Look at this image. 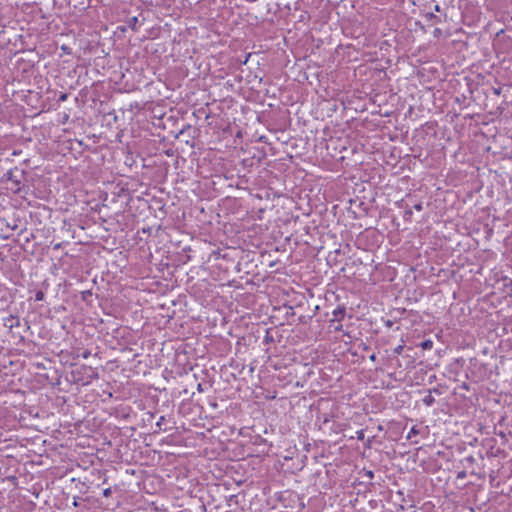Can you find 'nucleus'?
Instances as JSON below:
<instances>
[{"label":"nucleus","mask_w":512,"mask_h":512,"mask_svg":"<svg viewBox=\"0 0 512 512\" xmlns=\"http://www.w3.org/2000/svg\"><path fill=\"white\" fill-rule=\"evenodd\" d=\"M91 355V352L89 350H85L83 351V353L81 354L82 358L83 359H87L89 358V356Z\"/></svg>","instance_id":"f3484780"},{"label":"nucleus","mask_w":512,"mask_h":512,"mask_svg":"<svg viewBox=\"0 0 512 512\" xmlns=\"http://www.w3.org/2000/svg\"><path fill=\"white\" fill-rule=\"evenodd\" d=\"M272 337L269 335V333L267 332L266 336H265V341L266 342H269V341H272Z\"/></svg>","instance_id":"412c9836"},{"label":"nucleus","mask_w":512,"mask_h":512,"mask_svg":"<svg viewBox=\"0 0 512 512\" xmlns=\"http://www.w3.org/2000/svg\"><path fill=\"white\" fill-rule=\"evenodd\" d=\"M413 208L416 210V211H421L423 209V206H422V203H417L413 206Z\"/></svg>","instance_id":"a211bd4d"},{"label":"nucleus","mask_w":512,"mask_h":512,"mask_svg":"<svg viewBox=\"0 0 512 512\" xmlns=\"http://www.w3.org/2000/svg\"><path fill=\"white\" fill-rule=\"evenodd\" d=\"M412 209L407 207L405 212H404V219L407 220V221H410L411 220V217H412Z\"/></svg>","instance_id":"6e6552de"},{"label":"nucleus","mask_w":512,"mask_h":512,"mask_svg":"<svg viewBox=\"0 0 512 512\" xmlns=\"http://www.w3.org/2000/svg\"><path fill=\"white\" fill-rule=\"evenodd\" d=\"M92 296V292L91 290H85L83 292H81V298L83 301H86L88 299V297Z\"/></svg>","instance_id":"1a4fd4ad"},{"label":"nucleus","mask_w":512,"mask_h":512,"mask_svg":"<svg viewBox=\"0 0 512 512\" xmlns=\"http://www.w3.org/2000/svg\"><path fill=\"white\" fill-rule=\"evenodd\" d=\"M346 314V309L343 306H338L336 309L332 312V318L330 319L331 325L334 323H340Z\"/></svg>","instance_id":"f03ea898"},{"label":"nucleus","mask_w":512,"mask_h":512,"mask_svg":"<svg viewBox=\"0 0 512 512\" xmlns=\"http://www.w3.org/2000/svg\"><path fill=\"white\" fill-rule=\"evenodd\" d=\"M432 392H435L437 394H440V391L438 388H434L433 390H430L429 391V394L426 395L422 401H423V404L430 407L432 406L434 403H435V398L432 396Z\"/></svg>","instance_id":"20e7f679"},{"label":"nucleus","mask_w":512,"mask_h":512,"mask_svg":"<svg viewBox=\"0 0 512 512\" xmlns=\"http://www.w3.org/2000/svg\"><path fill=\"white\" fill-rule=\"evenodd\" d=\"M89 369L92 372V374L89 376V378H91V379L98 378V374L91 367Z\"/></svg>","instance_id":"6ab92c4d"},{"label":"nucleus","mask_w":512,"mask_h":512,"mask_svg":"<svg viewBox=\"0 0 512 512\" xmlns=\"http://www.w3.org/2000/svg\"><path fill=\"white\" fill-rule=\"evenodd\" d=\"M420 346H421L424 350L431 349V348L433 347V341H432V340H430V339L424 340L423 342H421Z\"/></svg>","instance_id":"39448f33"},{"label":"nucleus","mask_w":512,"mask_h":512,"mask_svg":"<svg viewBox=\"0 0 512 512\" xmlns=\"http://www.w3.org/2000/svg\"><path fill=\"white\" fill-rule=\"evenodd\" d=\"M44 292L39 290L35 293V301H42L44 299Z\"/></svg>","instance_id":"9d476101"},{"label":"nucleus","mask_w":512,"mask_h":512,"mask_svg":"<svg viewBox=\"0 0 512 512\" xmlns=\"http://www.w3.org/2000/svg\"><path fill=\"white\" fill-rule=\"evenodd\" d=\"M369 359H370L372 362H375V361H376V359H377L376 354H374V353H373V354L369 357Z\"/></svg>","instance_id":"4be33fe9"},{"label":"nucleus","mask_w":512,"mask_h":512,"mask_svg":"<svg viewBox=\"0 0 512 512\" xmlns=\"http://www.w3.org/2000/svg\"><path fill=\"white\" fill-rule=\"evenodd\" d=\"M364 437H365V434H364V430L361 429L359 431L356 432V438L360 441L364 440Z\"/></svg>","instance_id":"4468645a"},{"label":"nucleus","mask_w":512,"mask_h":512,"mask_svg":"<svg viewBox=\"0 0 512 512\" xmlns=\"http://www.w3.org/2000/svg\"><path fill=\"white\" fill-rule=\"evenodd\" d=\"M138 23V18L136 16L130 18L128 20V26L132 29V30H136V25Z\"/></svg>","instance_id":"423d86ee"},{"label":"nucleus","mask_w":512,"mask_h":512,"mask_svg":"<svg viewBox=\"0 0 512 512\" xmlns=\"http://www.w3.org/2000/svg\"><path fill=\"white\" fill-rule=\"evenodd\" d=\"M23 174H24V171L23 170H19L18 168H15V169H11L9 170L5 176L7 178V180L9 181H12L16 186V190L19 191L20 190V183H21V178L23 177Z\"/></svg>","instance_id":"f257e3e1"},{"label":"nucleus","mask_w":512,"mask_h":512,"mask_svg":"<svg viewBox=\"0 0 512 512\" xmlns=\"http://www.w3.org/2000/svg\"><path fill=\"white\" fill-rule=\"evenodd\" d=\"M418 433H419V431L416 429L415 426H413L407 435V439H411L413 436L417 435Z\"/></svg>","instance_id":"9b49d317"},{"label":"nucleus","mask_w":512,"mask_h":512,"mask_svg":"<svg viewBox=\"0 0 512 512\" xmlns=\"http://www.w3.org/2000/svg\"><path fill=\"white\" fill-rule=\"evenodd\" d=\"M429 17L435 19L437 22H440V19L433 13L429 14Z\"/></svg>","instance_id":"aec40b11"},{"label":"nucleus","mask_w":512,"mask_h":512,"mask_svg":"<svg viewBox=\"0 0 512 512\" xmlns=\"http://www.w3.org/2000/svg\"><path fill=\"white\" fill-rule=\"evenodd\" d=\"M67 99V94H62L59 98L60 101H65Z\"/></svg>","instance_id":"5701e85b"},{"label":"nucleus","mask_w":512,"mask_h":512,"mask_svg":"<svg viewBox=\"0 0 512 512\" xmlns=\"http://www.w3.org/2000/svg\"><path fill=\"white\" fill-rule=\"evenodd\" d=\"M73 506H74V507H77V506H78V502H77V500H76V499H74Z\"/></svg>","instance_id":"a878e982"},{"label":"nucleus","mask_w":512,"mask_h":512,"mask_svg":"<svg viewBox=\"0 0 512 512\" xmlns=\"http://www.w3.org/2000/svg\"><path fill=\"white\" fill-rule=\"evenodd\" d=\"M111 494H112V489L111 488L104 489V491H103V496L104 497H110Z\"/></svg>","instance_id":"2eb2a0df"},{"label":"nucleus","mask_w":512,"mask_h":512,"mask_svg":"<svg viewBox=\"0 0 512 512\" xmlns=\"http://www.w3.org/2000/svg\"><path fill=\"white\" fill-rule=\"evenodd\" d=\"M165 422V416H161L159 420L156 422V426L159 428V430L166 431V428H163V424Z\"/></svg>","instance_id":"0eeeda50"},{"label":"nucleus","mask_w":512,"mask_h":512,"mask_svg":"<svg viewBox=\"0 0 512 512\" xmlns=\"http://www.w3.org/2000/svg\"><path fill=\"white\" fill-rule=\"evenodd\" d=\"M370 444H371V440H370V439H368V440H367V444H366V446H367V447H370Z\"/></svg>","instance_id":"bb28decb"},{"label":"nucleus","mask_w":512,"mask_h":512,"mask_svg":"<svg viewBox=\"0 0 512 512\" xmlns=\"http://www.w3.org/2000/svg\"><path fill=\"white\" fill-rule=\"evenodd\" d=\"M435 11H437V12H438V11H440V7H439V5H436V6H435Z\"/></svg>","instance_id":"cd10ccee"},{"label":"nucleus","mask_w":512,"mask_h":512,"mask_svg":"<svg viewBox=\"0 0 512 512\" xmlns=\"http://www.w3.org/2000/svg\"><path fill=\"white\" fill-rule=\"evenodd\" d=\"M363 476L367 477L370 481L374 478V473L371 470H363Z\"/></svg>","instance_id":"f8f14e48"},{"label":"nucleus","mask_w":512,"mask_h":512,"mask_svg":"<svg viewBox=\"0 0 512 512\" xmlns=\"http://www.w3.org/2000/svg\"><path fill=\"white\" fill-rule=\"evenodd\" d=\"M3 325L4 327L12 330L13 328L20 326V319L17 316L9 315L3 319Z\"/></svg>","instance_id":"7ed1b4c3"},{"label":"nucleus","mask_w":512,"mask_h":512,"mask_svg":"<svg viewBox=\"0 0 512 512\" xmlns=\"http://www.w3.org/2000/svg\"><path fill=\"white\" fill-rule=\"evenodd\" d=\"M332 326L334 327L335 331H341L342 327H343L341 322L340 323H334Z\"/></svg>","instance_id":"dca6fc26"},{"label":"nucleus","mask_w":512,"mask_h":512,"mask_svg":"<svg viewBox=\"0 0 512 512\" xmlns=\"http://www.w3.org/2000/svg\"><path fill=\"white\" fill-rule=\"evenodd\" d=\"M197 389H198V391H203V389H202V385H201V384H198Z\"/></svg>","instance_id":"393cba45"},{"label":"nucleus","mask_w":512,"mask_h":512,"mask_svg":"<svg viewBox=\"0 0 512 512\" xmlns=\"http://www.w3.org/2000/svg\"><path fill=\"white\" fill-rule=\"evenodd\" d=\"M403 350H404V345H398L397 347L394 348L393 352H394V354L400 355V354H402Z\"/></svg>","instance_id":"ddd939ff"},{"label":"nucleus","mask_w":512,"mask_h":512,"mask_svg":"<svg viewBox=\"0 0 512 512\" xmlns=\"http://www.w3.org/2000/svg\"><path fill=\"white\" fill-rule=\"evenodd\" d=\"M386 325H387L388 327H391V326L393 325V323H392V321L388 320V321H387V323H386Z\"/></svg>","instance_id":"b1692460"}]
</instances>
